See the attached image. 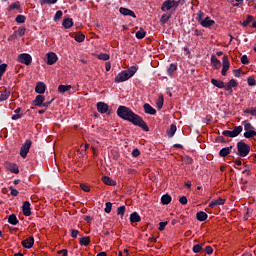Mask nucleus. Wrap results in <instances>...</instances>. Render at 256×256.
<instances>
[{"mask_svg": "<svg viewBox=\"0 0 256 256\" xmlns=\"http://www.w3.org/2000/svg\"><path fill=\"white\" fill-rule=\"evenodd\" d=\"M117 115L120 119H124V121H129L132 125H136L137 127H141L143 131H149V126L141 116L135 114L133 110L126 106H119L117 109Z\"/></svg>", "mask_w": 256, "mask_h": 256, "instance_id": "nucleus-1", "label": "nucleus"}, {"mask_svg": "<svg viewBox=\"0 0 256 256\" xmlns=\"http://www.w3.org/2000/svg\"><path fill=\"white\" fill-rule=\"evenodd\" d=\"M138 69V66H131L127 70H123L120 73H118L115 76L114 81L116 83H124V81H129V79H131V77H133V75L137 73Z\"/></svg>", "mask_w": 256, "mask_h": 256, "instance_id": "nucleus-2", "label": "nucleus"}, {"mask_svg": "<svg viewBox=\"0 0 256 256\" xmlns=\"http://www.w3.org/2000/svg\"><path fill=\"white\" fill-rule=\"evenodd\" d=\"M237 149L240 157H247L251 151V146L243 141H240L237 143Z\"/></svg>", "mask_w": 256, "mask_h": 256, "instance_id": "nucleus-3", "label": "nucleus"}, {"mask_svg": "<svg viewBox=\"0 0 256 256\" xmlns=\"http://www.w3.org/2000/svg\"><path fill=\"white\" fill-rule=\"evenodd\" d=\"M179 3H181V0H166L161 7V11H171V9H173V11H175V9H177V7H179Z\"/></svg>", "mask_w": 256, "mask_h": 256, "instance_id": "nucleus-4", "label": "nucleus"}, {"mask_svg": "<svg viewBox=\"0 0 256 256\" xmlns=\"http://www.w3.org/2000/svg\"><path fill=\"white\" fill-rule=\"evenodd\" d=\"M243 131V126H236L234 127V129L231 130H225L222 132V135H224V137H238V135H241V132Z\"/></svg>", "mask_w": 256, "mask_h": 256, "instance_id": "nucleus-5", "label": "nucleus"}, {"mask_svg": "<svg viewBox=\"0 0 256 256\" xmlns=\"http://www.w3.org/2000/svg\"><path fill=\"white\" fill-rule=\"evenodd\" d=\"M17 61L18 63L29 66L33 63V57H31L29 53H22L18 55Z\"/></svg>", "mask_w": 256, "mask_h": 256, "instance_id": "nucleus-6", "label": "nucleus"}, {"mask_svg": "<svg viewBox=\"0 0 256 256\" xmlns=\"http://www.w3.org/2000/svg\"><path fill=\"white\" fill-rule=\"evenodd\" d=\"M31 145H32L31 140H26L24 142V144L21 146L20 157H22V159H25L27 157V154L29 153V151L31 149Z\"/></svg>", "mask_w": 256, "mask_h": 256, "instance_id": "nucleus-7", "label": "nucleus"}, {"mask_svg": "<svg viewBox=\"0 0 256 256\" xmlns=\"http://www.w3.org/2000/svg\"><path fill=\"white\" fill-rule=\"evenodd\" d=\"M222 63H223V66H222L221 75L223 77H226L227 72L229 71V67H231V63L229 62V58H227V56H224L222 58Z\"/></svg>", "mask_w": 256, "mask_h": 256, "instance_id": "nucleus-8", "label": "nucleus"}, {"mask_svg": "<svg viewBox=\"0 0 256 256\" xmlns=\"http://www.w3.org/2000/svg\"><path fill=\"white\" fill-rule=\"evenodd\" d=\"M119 13H121V15H124V17H133V19H137V15H135V12L128 8L121 7L119 9Z\"/></svg>", "mask_w": 256, "mask_h": 256, "instance_id": "nucleus-9", "label": "nucleus"}, {"mask_svg": "<svg viewBox=\"0 0 256 256\" xmlns=\"http://www.w3.org/2000/svg\"><path fill=\"white\" fill-rule=\"evenodd\" d=\"M98 113L105 114L109 111V105L105 102H98L96 104Z\"/></svg>", "mask_w": 256, "mask_h": 256, "instance_id": "nucleus-10", "label": "nucleus"}, {"mask_svg": "<svg viewBox=\"0 0 256 256\" xmlns=\"http://www.w3.org/2000/svg\"><path fill=\"white\" fill-rule=\"evenodd\" d=\"M33 245H35V239L33 238V236H30L22 241V247H24L25 249H31Z\"/></svg>", "mask_w": 256, "mask_h": 256, "instance_id": "nucleus-11", "label": "nucleus"}, {"mask_svg": "<svg viewBox=\"0 0 256 256\" xmlns=\"http://www.w3.org/2000/svg\"><path fill=\"white\" fill-rule=\"evenodd\" d=\"M22 212L25 217H29L31 215V203H29V201H25L23 203Z\"/></svg>", "mask_w": 256, "mask_h": 256, "instance_id": "nucleus-12", "label": "nucleus"}, {"mask_svg": "<svg viewBox=\"0 0 256 256\" xmlns=\"http://www.w3.org/2000/svg\"><path fill=\"white\" fill-rule=\"evenodd\" d=\"M57 54L50 52L47 54V65H55L57 63Z\"/></svg>", "mask_w": 256, "mask_h": 256, "instance_id": "nucleus-13", "label": "nucleus"}, {"mask_svg": "<svg viewBox=\"0 0 256 256\" xmlns=\"http://www.w3.org/2000/svg\"><path fill=\"white\" fill-rule=\"evenodd\" d=\"M234 87H237V81L235 80V79H231L228 83H227V85H225V91H228V93H230V95H231V93H233V88Z\"/></svg>", "mask_w": 256, "mask_h": 256, "instance_id": "nucleus-14", "label": "nucleus"}, {"mask_svg": "<svg viewBox=\"0 0 256 256\" xmlns=\"http://www.w3.org/2000/svg\"><path fill=\"white\" fill-rule=\"evenodd\" d=\"M6 168L11 173H15V175H17L19 173V167L15 163L7 162L6 163Z\"/></svg>", "mask_w": 256, "mask_h": 256, "instance_id": "nucleus-15", "label": "nucleus"}, {"mask_svg": "<svg viewBox=\"0 0 256 256\" xmlns=\"http://www.w3.org/2000/svg\"><path fill=\"white\" fill-rule=\"evenodd\" d=\"M46 89H47V85H45V83L39 82L36 84L35 91L36 93H39V95H43Z\"/></svg>", "mask_w": 256, "mask_h": 256, "instance_id": "nucleus-16", "label": "nucleus"}, {"mask_svg": "<svg viewBox=\"0 0 256 256\" xmlns=\"http://www.w3.org/2000/svg\"><path fill=\"white\" fill-rule=\"evenodd\" d=\"M215 23V20H212L210 17L204 18V20L201 22V26L205 27L206 29H209V27H213V24Z\"/></svg>", "mask_w": 256, "mask_h": 256, "instance_id": "nucleus-17", "label": "nucleus"}, {"mask_svg": "<svg viewBox=\"0 0 256 256\" xmlns=\"http://www.w3.org/2000/svg\"><path fill=\"white\" fill-rule=\"evenodd\" d=\"M44 102H45V96L37 95L33 101V105H35V107H41V105H43Z\"/></svg>", "mask_w": 256, "mask_h": 256, "instance_id": "nucleus-18", "label": "nucleus"}, {"mask_svg": "<svg viewBox=\"0 0 256 256\" xmlns=\"http://www.w3.org/2000/svg\"><path fill=\"white\" fill-rule=\"evenodd\" d=\"M218 205H225V199L223 198H218L217 200H212L210 203H209V207H211L212 209L214 207H217Z\"/></svg>", "mask_w": 256, "mask_h": 256, "instance_id": "nucleus-19", "label": "nucleus"}, {"mask_svg": "<svg viewBox=\"0 0 256 256\" xmlns=\"http://www.w3.org/2000/svg\"><path fill=\"white\" fill-rule=\"evenodd\" d=\"M14 115H12L11 119L12 121H17L23 117V113H21V107H18L14 110Z\"/></svg>", "mask_w": 256, "mask_h": 256, "instance_id": "nucleus-20", "label": "nucleus"}, {"mask_svg": "<svg viewBox=\"0 0 256 256\" xmlns=\"http://www.w3.org/2000/svg\"><path fill=\"white\" fill-rule=\"evenodd\" d=\"M211 83L214 85V87H218V89H225V82L221 80L212 79Z\"/></svg>", "mask_w": 256, "mask_h": 256, "instance_id": "nucleus-21", "label": "nucleus"}, {"mask_svg": "<svg viewBox=\"0 0 256 256\" xmlns=\"http://www.w3.org/2000/svg\"><path fill=\"white\" fill-rule=\"evenodd\" d=\"M211 65H212V67H214V69H220L221 61L217 57L212 56L211 57Z\"/></svg>", "mask_w": 256, "mask_h": 256, "instance_id": "nucleus-22", "label": "nucleus"}, {"mask_svg": "<svg viewBox=\"0 0 256 256\" xmlns=\"http://www.w3.org/2000/svg\"><path fill=\"white\" fill-rule=\"evenodd\" d=\"M144 111L148 115H155V113H157V110H155V108H153L149 104H144Z\"/></svg>", "mask_w": 256, "mask_h": 256, "instance_id": "nucleus-23", "label": "nucleus"}, {"mask_svg": "<svg viewBox=\"0 0 256 256\" xmlns=\"http://www.w3.org/2000/svg\"><path fill=\"white\" fill-rule=\"evenodd\" d=\"M102 181L105 185H111L112 187H115L117 185V183H115V181L109 176L102 177Z\"/></svg>", "mask_w": 256, "mask_h": 256, "instance_id": "nucleus-24", "label": "nucleus"}, {"mask_svg": "<svg viewBox=\"0 0 256 256\" xmlns=\"http://www.w3.org/2000/svg\"><path fill=\"white\" fill-rule=\"evenodd\" d=\"M175 133H177V126L175 124H171L170 128L167 130L168 137H174Z\"/></svg>", "mask_w": 256, "mask_h": 256, "instance_id": "nucleus-25", "label": "nucleus"}, {"mask_svg": "<svg viewBox=\"0 0 256 256\" xmlns=\"http://www.w3.org/2000/svg\"><path fill=\"white\" fill-rule=\"evenodd\" d=\"M139 221H141V216H139V214L137 212H133L130 215V222L131 223H139Z\"/></svg>", "mask_w": 256, "mask_h": 256, "instance_id": "nucleus-26", "label": "nucleus"}, {"mask_svg": "<svg viewBox=\"0 0 256 256\" xmlns=\"http://www.w3.org/2000/svg\"><path fill=\"white\" fill-rule=\"evenodd\" d=\"M91 243V238L89 236H84L80 238L81 247H87Z\"/></svg>", "mask_w": 256, "mask_h": 256, "instance_id": "nucleus-27", "label": "nucleus"}, {"mask_svg": "<svg viewBox=\"0 0 256 256\" xmlns=\"http://www.w3.org/2000/svg\"><path fill=\"white\" fill-rule=\"evenodd\" d=\"M231 149H233V147H225L222 148L219 152L220 157H227V155H229V153H231Z\"/></svg>", "mask_w": 256, "mask_h": 256, "instance_id": "nucleus-28", "label": "nucleus"}, {"mask_svg": "<svg viewBox=\"0 0 256 256\" xmlns=\"http://www.w3.org/2000/svg\"><path fill=\"white\" fill-rule=\"evenodd\" d=\"M62 25H63L64 29H71V27L73 25V19H71V18L64 19Z\"/></svg>", "mask_w": 256, "mask_h": 256, "instance_id": "nucleus-29", "label": "nucleus"}, {"mask_svg": "<svg viewBox=\"0 0 256 256\" xmlns=\"http://www.w3.org/2000/svg\"><path fill=\"white\" fill-rule=\"evenodd\" d=\"M207 217V213H205L204 211L197 212L196 214V218L198 221H207Z\"/></svg>", "mask_w": 256, "mask_h": 256, "instance_id": "nucleus-30", "label": "nucleus"}, {"mask_svg": "<svg viewBox=\"0 0 256 256\" xmlns=\"http://www.w3.org/2000/svg\"><path fill=\"white\" fill-rule=\"evenodd\" d=\"M171 196L169 194H165L161 197V203L162 205H169V203H171Z\"/></svg>", "mask_w": 256, "mask_h": 256, "instance_id": "nucleus-31", "label": "nucleus"}, {"mask_svg": "<svg viewBox=\"0 0 256 256\" xmlns=\"http://www.w3.org/2000/svg\"><path fill=\"white\" fill-rule=\"evenodd\" d=\"M8 223H10V225H17L19 223V220L17 219V216L15 214H11L8 217Z\"/></svg>", "mask_w": 256, "mask_h": 256, "instance_id": "nucleus-32", "label": "nucleus"}, {"mask_svg": "<svg viewBox=\"0 0 256 256\" xmlns=\"http://www.w3.org/2000/svg\"><path fill=\"white\" fill-rule=\"evenodd\" d=\"M145 35H147V32L143 28H140V30L136 32V39H145Z\"/></svg>", "mask_w": 256, "mask_h": 256, "instance_id": "nucleus-33", "label": "nucleus"}, {"mask_svg": "<svg viewBox=\"0 0 256 256\" xmlns=\"http://www.w3.org/2000/svg\"><path fill=\"white\" fill-rule=\"evenodd\" d=\"M71 85H59L58 91L59 93H67V91H70Z\"/></svg>", "mask_w": 256, "mask_h": 256, "instance_id": "nucleus-34", "label": "nucleus"}, {"mask_svg": "<svg viewBox=\"0 0 256 256\" xmlns=\"http://www.w3.org/2000/svg\"><path fill=\"white\" fill-rule=\"evenodd\" d=\"M9 97H11V92H9L8 90H5L1 95H0V101H7V99H9Z\"/></svg>", "mask_w": 256, "mask_h": 256, "instance_id": "nucleus-35", "label": "nucleus"}, {"mask_svg": "<svg viewBox=\"0 0 256 256\" xmlns=\"http://www.w3.org/2000/svg\"><path fill=\"white\" fill-rule=\"evenodd\" d=\"M97 59H99L100 61H109V59H111V56H109V54L107 53H100L97 55Z\"/></svg>", "mask_w": 256, "mask_h": 256, "instance_id": "nucleus-36", "label": "nucleus"}, {"mask_svg": "<svg viewBox=\"0 0 256 256\" xmlns=\"http://www.w3.org/2000/svg\"><path fill=\"white\" fill-rule=\"evenodd\" d=\"M245 139H252V137H256V131L254 130H248L244 133Z\"/></svg>", "mask_w": 256, "mask_h": 256, "instance_id": "nucleus-37", "label": "nucleus"}, {"mask_svg": "<svg viewBox=\"0 0 256 256\" xmlns=\"http://www.w3.org/2000/svg\"><path fill=\"white\" fill-rule=\"evenodd\" d=\"M177 71V65L175 64H170L169 68L167 69V73L170 77H173V73Z\"/></svg>", "mask_w": 256, "mask_h": 256, "instance_id": "nucleus-38", "label": "nucleus"}, {"mask_svg": "<svg viewBox=\"0 0 256 256\" xmlns=\"http://www.w3.org/2000/svg\"><path fill=\"white\" fill-rule=\"evenodd\" d=\"M165 99L163 98V95H159L157 101H156V105L158 109H163V103H164Z\"/></svg>", "mask_w": 256, "mask_h": 256, "instance_id": "nucleus-39", "label": "nucleus"}, {"mask_svg": "<svg viewBox=\"0 0 256 256\" xmlns=\"http://www.w3.org/2000/svg\"><path fill=\"white\" fill-rule=\"evenodd\" d=\"M244 113H247L248 115H252V117H256V107L246 108L244 110Z\"/></svg>", "mask_w": 256, "mask_h": 256, "instance_id": "nucleus-40", "label": "nucleus"}, {"mask_svg": "<svg viewBox=\"0 0 256 256\" xmlns=\"http://www.w3.org/2000/svg\"><path fill=\"white\" fill-rule=\"evenodd\" d=\"M74 39L75 41H77V43H83V41H85V35L82 33H78L75 35Z\"/></svg>", "mask_w": 256, "mask_h": 256, "instance_id": "nucleus-41", "label": "nucleus"}, {"mask_svg": "<svg viewBox=\"0 0 256 256\" xmlns=\"http://www.w3.org/2000/svg\"><path fill=\"white\" fill-rule=\"evenodd\" d=\"M242 123L244 125V131H253V125H251L250 122L246 120V121H243Z\"/></svg>", "mask_w": 256, "mask_h": 256, "instance_id": "nucleus-42", "label": "nucleus"}, {"mask_svg": "<svg viewBox=\"0 0 256 256\" xmlns=\"http://www.w3.org/2000/svg\"><path fill=\"white\" fill-rule=\"evenodd\" d=\"M196 20L198 21V23H200V25H201V23H202V21H205V13H203V12H198V14H197V17H196Z\"/></svg>", "mask_w": 256, "mask_h": 256, "instance_id": "nucleus-43", "label": "nucleus"}, {"mask_svg": "<svg viewBox=\"0 0 256 256\" xmlns=\"http://www.w3.org/2000/svg\"><path fill=\"white\" fill-rule=\"evenodd\" d=\"M169 19H171V15L163 14L160 18V23L165 25V23H167V21H169Z\"/></svg>", "mask_w": 256, "mask_h": 256, "instance_id": "nucleus-44", "label": "nucleus"}, {"mask_svg": "<svg viewBox=\"0 0 256 256\" xmlns=\"http://www.w3.org/2000/svg\"><path fill=\"white\" fill-rule=\"evenodd\" d=\"M57 0H40L41 5H55Z\"/></svg>", "mask_w": 256, "mask_h": 256, "instance_id": "nucleus-45", "label": "nucleus"}, {"mask_svg": "<svg viewBox=\"0 0 256 256\" xmlns=\"http://www.w3.org/2000/svg\"><path fill=\"white\" fill-rule=\"evenodd\" d=\"M13 9H21V3L19 2L12 3L9 6V11H13Z\"/></svg>", "mask_w": 256, "mask_h": 256, "instance_id": "nucleus-46", "label": "nucleus"}, {"mask_svg": "<svg viewBox=\"0 0 256 256\" xmlns=\"http://www.w3.org/2000/svg\"><path fill=\"white\" fill-rule=\"evenodd\" d=\"M26 19L27 18L25 17V15H18L15 18V21H16V23H25Z\"/></svg>", "mask_w": 256, "mask_h": 256, "instance_id": "nucleus-47", "label": "nucleus"}, {"mask_svg": "<svg viewBox=\"0 0 256 256\" xmlns=\"http://www.w3.org/2000/svg\"><path fill=\"white\" fill-rule=\"evenodd\" d=\"M202 249H203V245H201V244H196L193 246L194 253H201Z\"/></svg>", "mask_w": 256, "mask_h": 256, "instance_id": "nucleus-48", "label": "nucleus"}, {"mask_svg": "<svg viewBox=\"0 0 256 256\" xmlns=\"http://www.w3.org/2000/svg\"><path fill=\"white\" fill-rule=\"evenodd\" d=\"M253 21V16L248 15L246 20L242 23L243 27H247V25H249V23H252Z\"/></svg>", "mask_w": 256, "mask_h": 256, "instance_id": "nucleus-49", "label": "nucleus"}, {"mask_svg": "<svg viewBox=\"0 0 256 256\" xmlns=\"http://www.w3.org/2000/svg\"><path fill=\"white\" fill-rule=\"evenodd\" d=\"M105 206H106L105 209H104L105 213H111V209L113 207V203L106 202Z\"/></svg>", "mask_w": 256, "mask_h": 256, "instance_id": "nucleus-50", "label": "nucleus"}, {"mask_svg": "<svg viewBox=\"0 0 256 256\" xmlns=\"http://www.w3.org/2000/svg\"><path fill=\"white\" fill-rule=\"evenodd\" d=\"M117 215H120L121 217H123L125 215V206L118 207Z\"/></svg>", "mask_w": 256, "mask_h": 256, "instance_id": "nucleus-51", "label": "nucleus"}, {"mask_svg": "<svg viewBox=\"0 0 256 256\" xmlns=\"http://www.w3.org/2000/svg\"><path fill=\"white\" fill-rule=\"evenodd\" d=\"M61 17H63V11L58 10L54 16V21H59V19H61Z\"/></svg>", "mask_w": 256, "mask_h": 256, "instance_id": "nucleus-52", "label": "nucleus"}, {"mask_svg": "<svg viewBox=\"0 0 256 256\" xmlns=\"http://www.w3.org/2000/svg\"><path fill=\"white\" fill-rule=\"evenodd\" d=\"M168 223H169V222H167V221H165V222H160V223H159V227H158L159 231H165V227H167Z\"/></svg>", "mask_w": 256, "mask_h": 256, "instance_id": "nucleus-53", "label": "nucleus"}, {"mask_svg": "<svg viewBox=\"0 0 256 256\" xmlns=\"http://www.w3.org/2000/svg\"><path fill=\"white\" fill-rule=\"evenodd\" d=\"M80 188L82 191H85V193H89L91 191V188H89V186L86 184H80Z\"/></svg>", "mask_w": 256, "mask_h": 256, "instance_id": "nucleus-54", "label": "nucleus"}, {"mask_svg": "<svg viewBox=\"0 0 256 256\" xmlns=\"http://www.w3.org/2000/svg\"><path fill=\"white\" fill-rule=\"evenodd\" d=\"M247 83H248V85H249L250 87H255V78L249 77V78L247 79Z\"/></svg>", "mask_w": 256, "mask_h": 256, "instance_id": "nucleus-55", "label": "nucleus"}, {"mask_svg": "<svg viewBox=\"0 0 256 256\" xmlns=\"http://www.w3.org/2000/svg\"><path fill=\"white\" fill-rule=\"evenodd\" d=\"M79 235V230H76V229H72L71 230V237L73 239H77V236Z\"/></svg>", "mask_w": 256, "mask_h": 256, "instance_id": "nucleus-56", "label": "nucleus"}, {"mask_svg": "<svg viewBox=\"0 0 256 256\" xmlns=\"http://www.w3.org/2000/svg\"><path fill=\"white\" fill-rule=\"evenodd\" d=\"M241 63H242L243 65H247V64L249 63V58H247V55H243V56L241 57Z\"/></svg>", "mask_w": 256, "mask_h": 256, "instance_id": "nucleus-57", "label": "nucleus"}, {"mask_svg": "<svg viewBox=\"0 0 256 256\" xmlns=\"http://www.w3.org/2000/svg\"><path fill=\"white\" fill-rule=\"evenodd\" d=\"M10 190H11V195L13 197H17V195H19V191L13 187H10Z\"/></svg>", "mask_w": 256, "mask_h": 256, "instance_id": "nucleus-58", "label": "nucleus"}, {"mask_svg": "<svg viewBox=\"0 0 256 256\" xmlns=\"http://www.w3.org/2000/svg\"><path fill=\"white\" fill-rule=\"evenodd\" d=\"M139 155H141V151H139V149H134L132 151V157H139Z\"/></svg>", "mask_w": 256, "mask_h": 256, "instance_id": "nucleus-59", "label": "nucleus"}, {"mask_svg": "<svg viewBox=\"0 0 256 256\" xmlns=\"http://www.w3.org/2000/svg\"><path fill=\"white\" fill-rule=\"evenodd\" d=\"M179 203H181V205H187V197L185 196L180 197Z\"/></svg>", "mask_w": 256, "mask_h": 256, "instance_id": "nucleus-60", "label": "nucleus"}, {"mask_svg": "<svg viewBox=\"0 0 256 256\" xmlns=\"http://www.w3.org/2000/svg\"><path fill=\"white\" fill-rule=\"evenodd\" d=\"M27 31V29L25 28H19L18 29V35L19 37H23V35H25V32Z\"/></svg>", "mask_w": 256, "mask_h": 256, "instance_id": "nucleus-61", "label": "nucleus"}, {"mask_svg": "<svg viewBox=\"0 0 256 256\" xmlns=\"http://www.w3.org/2000/svg\"><path fill=\"white\" fill-rule=\"evenodd\" d=\"M205 251H206L207 255L213 254V248L211 246H206Z\"/></svg>", "mask_w": 256, "mask_h": 256, "instance_id": "nucleus-62", "label": "nucleus"}, {"mask_svg": "<svg viewBox=\"0 0 256 256\" xmlns=\"http://www.w3.org/2000/svg\"><path fill=\"white\" fill-rule=\"evenodd\" d=\"M54 99L48 101V102H44L41 104V107H45V109H47V107H49L51 105V103H53Z\"/></svg>", "mask_w": 256, "mask_h": 256, "instance_id": "nucleus-63", "label": "nucleus"}, {"mask_svg": "<svg viewBox=\"0 0 256 256\" xmlns=\"http://www.w3.org/2000/svg\"><path fill=\"white\" fill-rule=\"evenodd\" d=\"M67 249H62L58 251V255H63V256H67Z\"/></svg>", "mask_w": 256, "mask_h": 256, "instance_id": "nucleus-64", "label": "nucleus"}]
</instances>
